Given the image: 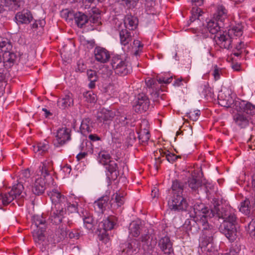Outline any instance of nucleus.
I'll list each match as a JSON object with an SVG mask.
<instances>
[{"label":"nucleus","instance_id":"44","mask_svg":"<svg viewBox=\"0 0 255 255\" xmlns=\"http://www.w3.org/2000/svg\"><path fill=\"white\" fill-rule=\"evenodd\" d=\"M187 183L188 186L193 191H196L201 185L200 180L193 175L188 178Z\"/></svg>","mask_w":255,"mask_h":255},{"label":"nucleus","instance_id":"2","mask_svg":"<svg viewBox=\"0 0 255 255\" xmlns=\"http://www.w3.org/2000/svg\"><path fill=\"white\" fill-rule=\"evenodd\" d=\"M221 210L219 205L216 204L211 209L209 214L196 216V221H197L199 230L202 231L201 242L203 246L213 247L214 236L216 231L214 227L209 224L208 219L213 217L218 218L217 213L220 212Z\"/></svg>","mask_w":255,"mask_h":255},{"label":"nucleus","instance_id":"33","mask_svg":"<svg viewBox=\"0 0 255 255\" xmlns=\"http://www.w3.org/2000/svg\"><path fill=\"white\" fill-rule=\"evenodd\" d=\"M116 116V113L112 110L103 109L99 114L98 119L101 122L111 121Z\"/></svg>","mask_w":255,"mask_h":255},{"label":"nucleus","instance_id":"54","mask_svg":"<svg viewBox=\"0 0 255 255\" xmlns=\"http://www.w3.org/2000/svg\"><path fill=\"white\" fill-rule=\"evenodd\" d=\"M73 105V95L70 92H68L65 95V107H70Z\"/></svg>","mask_w":255,"mask_h":255},{"label":"nucleus","instance_id":"20","mask_svg":"<svg viewBox=\"0 0 255 255\" xmlns=\"http://www.w3.org/2000/svg\"><path fill=\"white\" fill-rule=\"evenodd\" d=\"M220 36H217L218 44L221 48L230 49L232 48V38L229 33L223 32L219 34Z\"/></svg>","mask_w":255,"mask_h":255},{"label":"nucleus","instance_id":"41","mask_svg":"<svg viewBox=\"0 0 255 255\" xmlns=\"http://www.w3.org/2000/svg\"><path fill=\"white\" fill-rule=\"evenodd\" d=\"M125 193L124 192H121L120 191L114 193L112 197L111 201L112 204L116 203L118 207L121 206L125 202Z\"/></svg>","mask_w":255,"mask_h":255},{"label":"nucleus","instance_id":"39","mask_svg":"<svg viewBox=\"0 0 255 255\" xmlns=\"http://www.w3.org/2000/svg\"><path fill=\"white\" fill-rule=\"evenodd\" d=\"M129 235L133 237H137L140 233V225L137 221H132L129 226Z\"/></svg>","mask_w":255,"mask_h":255},{"label":"nucleus","instance_id":"64","mask_svg":"<svg viewBox=\"0 0 255 255\" xmlns=\"http://www.w3.org/2000/svg\"><path fill=\"white\" fill-rule=\"evenodd\" d=\"M72 129L70 128H65V143L66 141H69L71 139V132Z\"/></svg>","mask_w":255,"mask_h":255},{"label":"nucleus","instance_id":"32","mask_svg":"<svg viewBox=\"0 0 255 255\" xmlns=\"http://www.w3.org/2000/svg\"><path fill=\"white\" fill-rule=\"evenodd\" d=\"M117 221V219L115 216H110L100 223V226L105 231H110L114 228Z\"/></svg>","mask_w":255,"mask_h":255},{"label":"nucleus","instance_id":"4","mask_svg":"<svg viewBox=\"0 0 255 255\" xmlns=\"http://www.w3.org/2000/svg\"><path fill=\"white\" fill-rule=\"evenodd\" d=\"M187 183L178 180L172 182L171 186L173 195L168 201L170 209L175 211H185L189 206L185 198L183 197V192L185 189Z\"/></svg>","mask_w":255,"mask_h":255},{"label":"nucleus","instance_id":"19","mask_svg":"<svg viewBox=\"0 0 255 255\" xmlns=\"http://www.w3.org/2000/svg\"><path fill=\"white\" fill-rule=\"evenodd\" d=\"M116 119L117 124L115 125V129L117 130V132H119L121 134H124V131H126L128 128L129 122L128 121V119L126 116H119L117 115Z\"/></svg>","mask_w":255,"mask_h":255},{"label":"nucleus","instance_id":"50","mask_svg":"<svg viewBox=\"0 0 255 255\" xmlns=\"http://www.w3.org/2000/svg\"><path fill=\"white\" fill-rule=\"evenodd\" d=\"M101 23L100 16L98 14L91 15L88 17V25H90L92 27V29H94V24L99 25Z\"/></svg>","mask_w":255,"mask_h":255},{"label":"nucleus","instance_id":"18","mask_svg":"<svg viewBox=\"0 0 255 255\" xmlns=\"http://www.w3.org/2000/svg\"><path fill=\"white\" fill-rule=\"evenodd\" d=\"M84 227L89 230H93L94 227V220L92 214L86 210L83 209L80 212Z\"/></svg>","mask_w":255,"mask_h":255},{"label":"nucleus","instance_id":"7","mask_svg":"<svg viewBox=\"0 0 255 255\" xmlns=\"http://www.w3.org/2000/svg\"><path fill=\"white\" fill-rule=\"evenodd\" d=\"M24 189L23 184L18 182L13 185L9 192L1 193L0 197L2 205L6 206L15 200L19 206H22L26 196V193L23 191Z\"/></svg>","mask_w":255,"mask_h":255},{"label":"nucleus","instance_id":"46","mask_svg":"<svg viewBox=\"0 0 255 255\" xmlns=\"http://www.w3.org/2000/svg\"><path fill=\"white\" fill-rule=\"evenodd\" d=\"M203 13L202 10L200 7H196L195 6L192 7L191 10V16L190 17V22H193L196 20L198 22L199 21V18L202 15Z\"/></svg>","mask_w":255,"mask_h":255},{"label":"nucleus","instance_id":"1","mask_svg":"<svg viewBox=\"0 0 255 255\" xmlns=\"http://www.w3.org/2000/svg\"><path fill=\"white\" fill-rule=\"evenodd\" d=\"M47 195L50 197L54 207L52 208V211L49 217L51 223L56 226L55 234L52 239L54 244H58L60 248H63L64 245V228L63 221L64 219V207H63L62 199L64 195L61 194L57 189H53L52 191H47Z\"/></svg>","mask_w":255,"mask_h":255},{"label":"nucleus","instance_id":"10","mask_svg":"<svg viewBox=\"0 0 255 255\" xmlns=\"http://www.w3.org/2000/svg\"><path fill=\"white\" fill-rule=\"evenodd\" d=\"M253 192L246 197L245 199L241 202L240 211L249 216L252 215L255 211V189L253 188Z\"/></svg>","mask_w":255,"mask_h":255},{"label":"nucleus","instance_id":"53","mask_svg":"<svg viewBox=\"0 0 255 255\" xmlns=\"http://www.w3.org/2000/svg\"><path fill=\"white\" fill-rule=\"evenodd\" d=\"M138 240L142 243L143 247L146 246L148 247L150 245V235L149 233H146L141 235Z\"/></svg>","mask_w":255,"mask_h":255},{"label":"nucleus","instance_id":"38","mask_svg":"<svg viewBox=\"0 0 255 255\" xmlns=\"http://www.w3.org/2000/svg\"><path fill=\"white\" fill-rule=\"evenodd\" d=\"M92 124L91 120L89 118H85L82 120L80 128L82 134H85L87 132L89 133L92 131Z\"/></svg>","mask_w":255,"mask_h":255},{"label":"nucleus","instance_id":"28","mask_svg":"<svg viewBox=\"0 0 255 255\" xmlns=\"http://www.w3.org/2000/svg\"><path fill=\"white\" fill-rule=\"evenodd\" d=\"M80 236V232L77 229L72 230L65 229V242H68L70 244H74L75 240L79 239Z\"/></svg>","mask_w":255,"mask_h":255},{"label":"nucleus","instance_id":"24","mask_svg":"<svg viewBox=\"0 0 255 255\" xmlns=\"http://www.w3.org/2000/svg\"><path fill=\"white\" fill-rule=\"evenodd\" d=\"M217 21H215L214 19H211L207 22V27L204 28L206 33L204 34L203 37H206L208 36L207 30L212 34L222 33L220 30L221 26Z\"/></svg>","mask_w":255,"mask_h":255},{"label":"nucleus","instance_id":"49","mask_svg":"<svg viewBox=\"0 0 255 255\" xmlns=\"http://www.w3.org/2000/svg\"><path fill=\"white\" fill-rule=\"evenodd\" d=\"M46 24V21L44 19L35 20L34 22L30 24L31 29L36 30L39 27L44 31V27Z\"/></svg>","mask_w":255,"mask_h":255},{"label":"nucleus","instance_id":"52","mask_svg":"<svg viewBox=\"0 0 255 255\" xmlns=\"http://www.w3.org/2000/svg\"><path fill=\"white\" fill-rule=\"evenodd\" d=\"M246 230L251 236L254 237L255 239V220H252L246 227Z\"/></svg>","mask_w":255,"mask_h":255},{"label":"nucleus","instance_id":"45","mask_svg":"<svg viewBox=\"0 0 255 255\" xmlns=\"http://www.w3.org/2000/svg\"><path fill=\"white\" fill-rule=\"evenodd\" d=\"M139 141L141 143H146L150 138L149 131L145 129H141L137 132Z\"/></svg>","mask_w":255,"mask_h":255},{"label":"nucleus","instance_id":"30","mask_svg":"<svg viewBox=\"0 0 255 255\" xmlns=\"http://www.w3.org/2000/svg\"><path fill=\"white\" fill-rule=\"evenodd\" d=\"M228 10L223 5H218L217 6L213 18L216 21L223 22L227 18Z\"/></svg>","mask_w":255,"mask_h":255},{"label":"nucleus","instance_id":"29","mask_svg":"<svg viewBox=\"0 0 255 255\" xmlns=\"http://www.w3.org/2000/svg\"><path fill=\"white\" fill-rule=\"evenodd\" d=\"M26 0H4V6L9 10L15 11L23 7Z\"/></svg>","mask_w":255,"mask_h":255},{"label":"nucleus","instance_id":"13","mask_svg":"<svg viewBox=\"0 0 255 255\" xmlns=\"http://www.w3.org/2000/svg\"><path fill=\"white\" fill-rule=\"evenodd\" d=\"M19 54H17L16 52H14L11 50H7L3 52L2 62L5 69L11 68L16 63Z\"/></svg>","mask_w":255,"mask_h":255},{"label":"nucleus","instance_id":"56","mask_svg":"<svg viewBox=\"0 0 255 255\" xmlns=\"http://www.w3.org/2000/svg\"><path fill=\"white\" fill-rule=\"evenodd\" d=\"M222 74V69L218 67L217 65L214 66L213 75L214 79L217 81L220 78V75Z\"/></svg>","mask_w":255,"mask_h":255},{"label":"nucleus","instance_id":"55","mask_svg":"<svg viewBox=\"0 0 255 255\" xmlns=\"http://www.w3.org/2000/svg\"><path fill=\"white\" fill-rule=\"evenodd\" d=\"M146 85L148 88L152 89V90H156V88L158 87L156 79L150 78L145 81Z\"/></svg>","mask_w":255,"mask_h":255},{"label":"nucleus","instance_id":"48","mask_svg":"<svg viewBox=\"0 0 255 255\" xmlns=\"http://www.w3.org/2000/svg\"><path fill=\"white\" fill-rule=\"evenodd\" d=\"M85 101L92 103H95L97 100V96L92 91H86L83 94Z\"/></svg>","mask_w":255,"mask_h":255},{"label":"nucleus","instance_id":"43","mask_svg":"<svg viewBox=\"0 0 255 255\" xmlns=\"http://www.w3.org/2000/svg\"><path fill=\"white\" fill-rule=\"evenodd\" d=\"M6 75V69H5V68H0V93L4 91L5 86L7 84Z\"/></svg>","mask_w":255,"mask_h":255},{"label":"nucleus","instance_id":"21","mask_svg":"<svg viewBox=\"0 0 255 255\" xmlns=\"http://www.w3.org/2000/svg\"><path fill=\"white\" fill-rule=\"evenodd\" d=\"M158 246L165 254L169 255L173 252L172 243L167 236L162 237L159 240Z\"/></svg>","mask_w":255,"mask_h":255},{"label":"nucleus","instance_id":"9","mask_svg":"<svg viewBox=\"0 0 255 255\" xmlns=\"http://www.w3.org/2000/svg\"><path fill=\"white\" fill-rule=\"evenodd\" d=\"M111 64L115 73L122 76L127 75L132 71L130 64L119 55L112 57Z\"/></svg>","mask_w":255,"mask_h":255},{"label":"nucleus","instance_id":"15","mask_svg":"<svg viewBox=\"0 0 255 255\" xmlns=\"http://www.w3.org/2000/svg\"><path fill=\"white\" fill-rule=\"evenodd\" d=\"M140 247V243L138 240L131 239L128 240L126 247L123 249L122 253L127 255H132L135 254L139 251Z\"/></svg>","mask_w":255,"mask_h":255},{"label":"nucleus","instance_id":"57","mask_svg":"<svg viewBox=\"0 0 255 255\" xmlns=\"http://www.w3.org/2000/svg\"><path fill=\"white\" fill-rule=\"evenodd\" d=\"M227 255H241V249L237 245L233 246Z\"/></svg>","mask_w":255,"mask_h":255},{"label":"nucleus","instance_id":"51","mask_svg":"<svg viewBox=\"0 0 255 255\" xmlns=\"http://www.w3.org/2000/svg\"><path fill=\"white\" fill-rule=\"evenodd\" d=\"M200 114V110L190 111L189 112L186 114L185 117L188 118L190 120L195 122L198 120Z\"/></svg>","mask_w":255,"mask_h":255},{"label":"nucleus","instance_id":"42","mask_svg":"<svg viewBox=\"0 0 255 255\" xmlns=\"http://www.w3.org/2000/svg\"><path fill=\"white\" fill-rule=\"evenodd\" d=\"M66 209L65 208V214L70 215V214H76L77 212L78 203L76 201L67 199Z\"/></svg>","mask_w":255,"mask_h":255},{"label":"nucleus","instance_id":"36","mask_svg":"<svg viewBox=\"0 0 255 255\" xmlns=\"http://www.w3.org/2000/svg\"><path fill=\"white\" fill-rule=\"evenodd\" d=\"M194 212L196 216H202V215H208L210 213L211 209H209L205 205L202 203H196L193 207Z\"/></svg>","mask_w":255,"mask_h":255},{"label":"nucleus","instance_id":"8","mask_svg":"<svg viewBox=\"0 0 255 255\" xmlns=\"http://www.w3.org/2000/svg\"><path fill=\"white\" fill-rule=\"evenodd\" d=\"M98 156L99 162L106 166L108 177L113 180L116 179L120 174V171L117 163L112 160L110 154L105 150H102L99 153Z\"/></svg>","mask_w":255,"mask_h":255},{"label":"nucleus","instance_id":"26","mask_svg":"<svg viewBox=\"0 0 255 255\" xmlns=\"http://www.w3.org/2000/svg\"><path fill=\"white\" fill-rule=\"evenodd\" d=\"M196 216L188 219L185 222L184 227L188 232H190L192 234H196L199 232V227L197 224V221H196Z\"/></svg>","mask_w":255,"mask_h":255},{"label":"nucleus","instance_id":"16","mask_svg":"<svg viewBox=\"0 0 255 255\" xmlns=\"http://www.w3.org/2000/svg\"><path fill=\"white\" fill-rule=\"evenodd\" d=\"M14 18L17 24H29L33 19L31 12L26 9L17 12Z\"/></svg>","mask_w":255,"mask_h":255},{"label":"nucleus","instance_id":"22","mask_svg":"<svg viewBox=\"0 0 255 255\" xmlns=\"http://www.w3.org/2000/svg\"><path fill=\"white\" fill-rule=\"evenodd\" d=\"M234 121L236 125L241 128H245L249 125L251 119L248 116L241 112L236 114L234 116Z\"/></svg>","mask_w":255,"mask_h":255},{"label":"nucleus","instance_id":"27","mask_svg":"<svg viewBox=\"0 0 255 255\" xmlns=\"http://www.w3.org/2000/svg\"><path fill=\"white\" fill-rule=\"evenodd\" d=\"M218 104L222 107L229 108L233 104L234 108L235 100L234 101L230 95L227 96L224 93L221 92L218 95Z\"/></svg>","mask_w":255,"mask_h":255},{"label":"nucleus","instance_id":"6","mask_svg":"<svg viewBox=\"0 0 255 255\" xmlns=\"http://www.w3.org/2000/svg\"><path fill=\"white\" fill-rule=\"evenodd\" d=\"M229 209V208H222L221 212L217 213L218 218L224 220L219 230L229 240L233 241L236 236L237 217L234 212Z\"/></svg>","mask_w":255,"mask_h":255},{"label":"nucleus","instance_id":"37","mask_svg":"<svg viewBox=\"0 0 255 255\" xmlns=\"http://www.w3.org/2000/svg\"><path fill=\"white\" fill-rule=\"evenodd\" d=\"M138 19L131 15H127L125 19V24L126 27L130 30L135 29L137 26Z\"/></svg>","mask_w":255,"mask_h":255},{"label":"nucleus","instance_id":"31","mask_svg":"<svg viewBox=\"0 0 255 255\" xmlns=\"http://www.w3.org/2000/svg\"><path fill=\"white\" fill-rule=\"evenodd\" d=\"M109 197L107 196H103L94 202L95 210L99 213H103L108 205Z\"/></svg>","mask_w":255,"mask_h":255},{"label":"nucleus","instance_id":"63","mask_svg":"<svg viewBox=\"0 0 255 255\" xmlns=\"http://www.w3.org/2000/svg\"><path fill=\"white\" fill-rule=\"evenodd\" d=\"M128 138L129 139V141H128V144L132 145V144L136 140V137H135L134 132L131 131L129 133Z\"/></svg>","mask_w":255,"mask_h":255},{"label":"nucleus","instance_id":"61","mask_svg":"<svg viewBox=\"0 0 255 255\" xmlns=\"http://www.w3.org/2000/svg\"><path fill=\"white\" fill-rule=\"evenodd\" d=\"M133 44L135 46H137V47L138 48V49L136 50L135 51V52H134V55L135 56H137V55H139V51H141V50H140V48H142L143 45L142 44V43L139 40H134Z\"/></svg>","mask_w":255,"mask_h":255},{"label":"nucleus","instance_id":"25","mask_svg":"<svg viewBox=\"0 0 255 255\" xmlns=\"http://www.w3.org/2000/svg\"><path fill=\"white\" fill-rule=\"evenodd\" d=\"M32 150L35 153L43 155L48 153L49 144L47 141L44 142H37L32 146Z\"/></svg>","mask_w":255,"mask_h":255},{"label":"nucleus","instance_id":"23","mask_svg":"<svg viewBox=\"0 0 255 255\" xmlns=\"http://www.w3.org/2000/svg\"><path fill=\"white\" fill-rule=\"evenodd\" d=\"M12 44L11 41V36L8 33H4L0 35V50L3 52L7 50H11Z\"/></svg>","mask_w":255,"mask_h":255},{"label":"nucleus","instance_id":"40","mask_svg":"<svg viewBox=\"0 0 255 255\" xmlns=\"http://www.w3.org/2000/svg\"><path fill=\"white\" fill-rule=\"evenodd\" d=\"M87 75L90 83L88 85L89 88L92 89L95 88V82L98 79L97 73L96 71L93 70H88L87 71Z\"/></svg>","mask_w":255,"mask_h":255},{"label":"nucleus","instance_id":"47","mask_svg":"<svg viewBox=\"0 0 255 255\" xmlns=\"http://www.w3.org/2000/svg\"><path fill=\"white\" fill-rule=\"evenodd\" d=\"M243 27L241 24H236L235 26L228 30V33L232 36L234 35L235 36L240 37L242 35L243 31Z\"/></svg>","mask_w":255,"mask_h":255},{"label":"nucleus","instance_id":"58","mask_svg":"<svg viewBox=\"0 0 255 255\" xmlns=\"http://www.w3.org/2000/svg\"><path fill=\"white\" fill-rule=\"evenodd\" d=\"M172 80V77H170L169 78H165V77L160 76L157 77L156 81L158 82V84H169L171 82Z\"/></svg>","mask_w":255,"mask_h":255},{"label":"nucleus","instance_id":"62","mask_svg":"<svg viewBox=\"0 0 255 255\" xmlns=\"http://www.w3.org/2000/svg\"><path fill=\"white\" fill-rule=\"evenodd\" d=\"M88 155V151H81L76 156V159L78 161H80L85 159Z\"/></svg>","mask_w":255,"mask_h":255},{"label":"nucleus","instance_id":"35","mask_svg":"<svg viewBox=\"0 0 255 255\" xmlns=\"http://www.w3.org/2000/svg\"><path fill=\"white\" fill-rule=\"evenodd\" d=\"M74 19L75 23L80 28H82L88 24V16L81 12L76 13L74 15Z\"/></svg>","mask_w":255,"mask_h":255},{"label":"nucleus","instance_id":"14","mask_svg":"<svg viewBox=\"0 0 255 255\" xmlns=\"http://www.w3.org/2000/svg\"><path fill=\"white\" fill-rule=\"evenodd\" d=\"M95 60L101 63L108 62L110 58V52L106 48L100 46H97L94 50Z\"/></svg>","mask_w":255,"mask_h":255},{"label":"nucleus","instance_id":"12","mask_svg":"<svg viewBox=\"0 0 255 255\" xmlns=\"http://www.w3.org/2000/svg\"><path fill=\"white\" fill-rule=\"evenodd\" d=\"M150 107V101L148 97L143 93L139 94L134 105L136 112L142 113L147 111Z\"/></svg>","mask_w":255,"mask_h":255},{"label":"nucleus","instance_id":"59","mask_svg":"<svg viewBox=\"0 0 255 255\" xmlns=\"http://www.w3.org/2000/svg\"><path fill=\"white\" fill-rule=\"evenodd\" d=\"M167 155H166V159L169 162L173 163L176 161L178 158H181L180 156L176 155L175 154L171 153L170 152H169V153H167Z\"/></svg>","mask_w":255,"mask_h":255},{"label":"nucleus","instance_id":"17","mask_svg":"<svg viewBox=\"0 0 255 255\" xmlns=\"http://www.w3.org/2000/svg\"><path fill=\"white\" fill-rule=\"evenodd\" d=\"M53 138L52 143L56 149L64 145V128L60 127L54 130L52 133Z\"/></svg>","mask_w":255,"mask_h":255},{"label":"nucleus","instance_id":"34","mask_svg":"<svg viewBox=\"0 0 255 255\" xmlns=\"http://www.w3.org/2000/svg\"><path fill=\"white\" fill-rule=\"evenodd\" d=\"M120 43L126 46L132 40L131 33L127 29H123L119 32Z\"/></svg>","mask_w":255,"mask_h":255},{"label":"nucleus","instance_id":"3","mask_svg":"<svg viewBox=\"0 0 255 255\" xmlns=\"http://www.w3.org/2000/svg\"><path fill=\"white\" fill-rule=\"evenodd\" d=\"M41 172L40 177L36 179L32 187V191L37 196L42 195L47 187L53 185L54 178L52 177L53 173V164L51 161L45 160L41 162L39 167Z\"/></svg>","mask_w":255,"mask_h":255},{"label":"nucleus","instance_id":"11","mask_svg":"<svg viewBox=\"0 0 255 255\" xmlns=\"http://www.w3.org/2000/svg\"><path fill=\"white\" fill-rule=\"evenodd\" d=\"M234 109L239 112L244 113L251 119L255 116V105L250 102L238 99L235 100Z\"/></svg>","mask_w":255,"mask_h":255},{"label":"nucleus","instance_id":"60","mask_svg":"<svg viewBox=\"0 0 255 255\" xmlns=\"http://www.w3.org/2000/svg\"><path fill=\"white\" fill-rule=\"evenodd\" d=\"M122 4L130 8L134 7L136 5V1L135 0H124Z\"/></svg>","mask_w":255,"mask_h":255},{"label":"nucleus","instance_id":"5","mask_svg":"<svg viewBox=\"0 0 255 255\" xmlns=\"http://www.w3.org/2000/svg\"><path fill=\"white\" fill-rule=\"evenodd\" d=\"M33 225L36 227L32 232L33 239L36 246L40 249L41 252H44L48 246V241L46 240L44 233L47 228V223L45 218L38 215H34L31 218Z\"/></svg>","mask_w":255,"mask_h":255}]
</instances>
